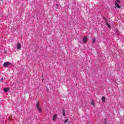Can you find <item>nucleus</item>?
I'll return each mask as SVG.
<instances>
[{
  "label": "nucleus",
  "instance_id": "obj_8",
  "mask_svg": "<svg viewBox=\"0 0 124 124\" xmlns=\"http://www.w3.org/2000/svg\"><path fill=\"white\" fill-rule=\"evenodd\" d=\"M106 26H107V27H108V29H110V25H109V24L108 23V22H107V21H106Z\"/></svg>",
  "mask_w": 124,
  "mask_h": 124
},
{
  "label": "nucleus",
  "instance_id": "obj_5",
  "mask_svg": "<svg viewBox=\"0 0 124 124\" xmlns=\"http://www.w3.org/2000/svg\"><path fill=\"white\" fill-rule=\"evenodd\" d=\"M57 114H54L52 117V120L54 121V122L57 121Z\"/></svg>",
  "mask_w": 124,
  "mask_h": 124
},
{
  "label": "nucleus",
  "instance_id": "obj_12",
  "mask_svg": "<svg viewBox=\"0 0 124 124\" xmlns=\"http://www.w3.org/2000/svg\"><path fill=\"white\" fill-rule=\"evenodd\" d=\"M68 122V119H66V120L64 121V124H66Z\"/></svg>",
  "mask_w": 124,
  "mask_h": 124
},
{
  "label": "nucleus",
  "instance_id": "obj_4",
  "mask_svg": "<svg viewBox=\"0 0 124 124\" xmlns=\"http://www.w3.org/2000/svg\"><path fill=\"white\" fill-rule=\"evenodd\" d=\"M83 43H87L88 42V37L84 36L83 39Z\"/></svg>",
  "mask_w": 124,
  "mask_h": 124
},
{
  "label": "nucleus",
  "instance_id": "obj_1",
  "mask_svg": "<svg viewBox=\"0 0 124 124\" xmlns=\"http://www.w3.org/2000/svg\"><path fill=\"white\" fill-rule=\"evenodd\" d=\"M119 3H120V0H116L115 1V6H116L117 8H121V6L119 5Z\"/></svg>",
  "mask_w": 124,
  "mask_h": 124
},
{
  "label": "nucleus",
  "instance_id": "obj_10",
  "mask_svg": "<svg viewBox=\"0 0 124 124\" xmlns=\"http://www.w3.org/2000/svg\"><path fill=\"white\" fill-rule=\"evenodd\" d=\"M62 115L64 116H65V112L64 111V110H63V111H62Z\"/></svg>",
  "mask_w": 124,
  "mask_h": 124
},
{
  "label": "nucleus",
  "instance_id": "obj_6",
  "mask_svg": "<svg viewBox=\"0 0 124 124\" xmlns=\"http://www.w3.org/2000/svg\"><path fill=\"white\" fill-rule=\"evenodd\" d=\"M16 48L18 49V50H20V49H21V44H17Z\"/></svg>",
  "mask_w": 124,
  "mask_h": 124
},
{
  "label": "nucleus",
  "instance_id": "obj_11",
  "mask_svg": "<svg viewBox=\"0 0 124 124\" xmlns=\"http://www.w3.org/2000/svg\"><path fill=\"white\" fill-rule=\"evenodd\" d=\"M91 104L93 106H94V102H93V101H92V102H91Z\"/></svg>",
  "mask_w": 124,
  "mask_h": 124
},
{
  "label": "nucleus",
  "instance_id": "obj_13",
  "mask_svg": "<svg viewBox=\"0 0 124 124\" xmlns=\"http://www.w3.org/2000/svg\"><path fill=\"white\" fill-rule=\"evenodd\" d=\"M93 43H94L95 42V38H94L93 39Z\"/></svg>",
  "mask_w": 124,
  "mask_h": 124
},
{
  "label": "nucleus",
  "instance_id": "obj_14",
  "mask_svg": "<svg viewBox=\"0 0 124 124\" xmlns=\"http://www.w3.org/2000/svg\"><path fill=\"white\" fill-rule=\"evenodd\" d=\"M0 81H1V82H2V81H3V78H1Z\"/></svg>",
  "mask_w": 124,
  "mask_h": 124
},
{
  "label": "nucleus",
  "instance_id": "obj_9",
  "mask_svg": "<svg viewBox=\"0 0 124 124\" xmlns=\"http://www.w3.org/2000/svg\"><path fill=\"white\" fill-rule=\"evenodd\" d=\"M105 101H106V100H105V97H102V102H105Z\"/></svg>",
  "mask_w": 124,
  "mask_h": 124
},
{
  "label": "nucleus",
  "instance_id": "obj_2",
  "mask_svg": "<svg viewBox=\"0 0 124 124\" xmlns=\"http://www.w3.org/2000/svg\"><path fill=\"white\" fill-rule=\"evenodd\" d=\"M10 64H11V63L9 62H5L3 64V66H4V67H7V66L10 65Z\"/></svg>",
  "mask_w": 124,
  "mask_h": 124
},
{
  "label": "nucleus",
  "instance_id": "obj_7",
  "mask_svg": "<svg viewBox=\"0 0 124 124\" xmlns=\"http://www.w3.org/2000/svg\"><path fill=\"white\" fill-rule=\"evenodd\" d=\"M8 91H9V88H4V92H5V93H7V92H8Z\"/></svg>",
  "mask_w": 124,
  "mask_h": 124
},
{
  "label": "nucleus",
  "instance_id": "obj_3",
  "mask_svg": "<svg viewBox=\"0 0 124 124\" xmlns=\"http://www.w3.org/2000/svg\"><path fill=\"white\" fill-rule=\"evenodd\" d=\"M36 108H37V109L38 110L39 112H41L42 109H41V108H40V107H39V103H37Z\"/></svg>",
  "mask_w": 124,
  "mask_h": 124
}]
</instances>
